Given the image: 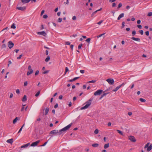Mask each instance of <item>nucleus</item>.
I'll use <instances>...</instances> for the list:
<instances>
[{"label": "nucleus", "instance_id": "obj_23", "mask_svg": "<svg viewBox=\"0 0 152 152\" xmlns=\"http://www.w3.org/2000/svg\"><path fill=\"white\" fill-rule=\"evenodd\" d=\"M49 108L47 107V108L45 109V115H47L48 112H49Z\"/></svg>", "mask_w": 152, "mask_h": 152}, {"label": "nucleus", "instance_id": "obj_47", "mask_svg": "<svg viewBox=\"0 0 152 152\" xmlns=\"http://www.w3.org/2000/svg\"><path fill=\"white\" fill-rule=\"evenodd\" d=\"M145 34L146 35L148 36L149 35V32L148 31H147L145 32Z\"/></svg>", "mask_w": 152, "mask_h": 152}, {"label": "nucleus", "instance_id": "obj_4", "mask_svg": "<svg viewBox=\"0 0 152 152\" xmlns=\"http://www.w3.org/2000/svg\"><path fill=\"white\" fill-rule=\"evenodd\" d=\"M60 133L59 132V131H58V130L55 129L51 131L50 132L49 134H53L56 135L57 134H58L59 135H60L61 134H60Z\"/></svg>", "mask_w": 152, "mask_h": 152}, {"label": "nucleus", "instance_id": "obj_30", "mask_svg": "<svg viewBox=\"0 0 152 152\" xmlns=\"http://www.w3.org/2000/svg\"><path fill=\"white\" fill-rule=\"evenodd\" d=\"M28 0H21L22 2L23 3H28V2H27Z\"/></svg>", "mask_w": 152, "mask_h": 152}, {"label": "nucleus", "instance_id": "obj_63", "mask_svg": "<svg viewBox=\"0 0 152 152\" xmlns=\"http://www.w3.org/2000/svg\"><path fill=\"white\" fill-rule=\"evenodd\" d=\"M141 23V21L140 20H138L137 21V23L138 24H140Z\"/></svg>", "mask_w": 152, "mask_h": 152}, {"label": "nucleus", "instance_id": "obj_61", "mask_svg": "<svg viewBox=\"0 0 152 152\" xmlns=\"http://www.w3.org/2000/svg\"><path fill=\"white\" fill-rule=\"evenodd\" d=\"M28 69L29 70H31V69H31V65H29L28 66Z\"/></svg>", "mask_w": 152, "mask_h": 152}, {"label": "nucleus", "instance_id": "obj_15", "mask_svg": "<svg viewBox=\"0 0 152 152\" xmlns=\"http://www.w3.org/2000/svg\"><path fill=\"white\" fill-rule=\"evenodd\" d=\"M131 39L134 40L138 42H140V39L139 38H136L134 37H132Z\"/></svg>", "mask_w": 152, "mask_h": 152}, {"label": "nucleus", "instance_id": "obj_56", "mask_svg": "<svg viewBox=\"0 0 152 152\" xmlns=\"http://www.w3.org/2000/svg\"><path fill=\"white\" fill-rule=\"evenodd\" d=\"M45 10H42L41 13V15H42L44 13Z\"/></svg>", "mask_w": 152, "mask_h": 152}, {"label": "nucleus", "instance_id": "obj_46", "mask_svg": "<svg viewBox=\"0 0 152 152\" xmlns=\"http://www.w3.org/2000/svg\"><path fill=\"white\" fill-rule=\"evenodd\" d=\"M137 27L140 29H141L142 28V26L140 25H137Z\"/></svg>", "mask_w": 152, "mask_h": 152}, {"label": "nucleus", "instance_id": "obj_53", "mask_svg": "<svg viewBox=\"0 0 152 152\" xmlns=\"http://www.w3.org/2000/svg\"><path fill=\"white\" fill-rule=\"evenodd\" d=\"M69 69L68 68V67H66L65 68V71L66 72V73L68 71H69Z\"/></svg>", "mask_w": 152, "mask_h": 152}, {"label": "nucleus", "instance_id": "obj_54", "mask_svg": "<svg viewBox=\"0 0 152 152\" xmlns=\"http://www.w3.org/2000/svg\"><path fill=\"white\" fill-rule=\"evenodd\" d=\"M58 104L57 103H56L54 106V108H56L57 107H58Z\"/></svg>", "mask_w": 152, "mask_h": 152}, {"label": "nucleus", "instance_id": "obj_58", "mask_svg": "<svg viewBox=\"0 0 152 152\" xmlns=\"http://www.w3.org/2000/svg\"><path fill=\"white\" fill-rule=\"evenodd\" d=\"M63 96L62 95H61L59 96V99H62Z\"/></svg>", "mask_w": 152, "mask_h": 152}, {"label": "nucleus", "instance_id": "obj_64", "mask_svg": "<svg viewBox=\"0 0 152 152\" xmlns=\"http://www.w3.org/2000/svg\"><path fill=\"white\" fill-rule=\"evenodd\" d=\"M116 4L115 3H113L112 4V6L113 7H115L116 6Z\"/></svg>", "mask_w": 152, "mask_h": 152}, {"label": "nucleus", "instance_id": "obj_35", "mask_svg": "<svg viewBox=\"0 0 152 152\" xmlns=\"http://www.w3.org/2000/svg\"><path fill=\"white\" fill-rule=\"evenodd\" d=\"M136 34V31L134 30L132 32V35L133 36H134Z\"/></svg>", "mask_w": 152, "mask_h": 152}, {"label": "nucleus", "instance_id": "obj_11", "mask_svg": "<svg viewBox=\"0 0 152 152\" xmlns=\"http://www.w3.org/2000/svg\"><path fill=\"white\" fill-rule=\"evenodd\" d=\"M37 34L39 35H42L44 36H45L47 34L44 31L38 32Z\"/></svg>", "mask_w": 152, "mask_h": 152}, {"label": "nucleus", "instance_id": "obj_12", "mask_svg": "<svg viewBox=\"0 0 152 152\" xmlns=\"http://www.w3.org/2000/svg\"><path fill=\"white\" fill-rule=\"evenodd\" d=\"M102 9L101 8H100V9H99V10H96V11H95V12H93V13H92L91 15V17L93 16L96 13H97V12L101 10Z\"/></svg>", "mask_w": 152, "mask_h": 152}, {"label": "nucleus", "instance_id": "obj_39", "mask_svg": "<svg viewBox=\"0 0 152 152\" xmlns=\"http://www.w3.org/2000/svg\"><path fill=\"white\" fill-rule=\"evenodd\" d=\"M49 72V70L46 71H45L43 72L42 73L43 74H46L48 73Z\"/></svg>", "mask_w": 152, "mask_h": 152}, {"label": "nucleus", "instance_id": "obj_8", "mask_svg": "<svg viewBox=\"0 0 152 152\" xmlns=\"http://www.w3.org/2000/svg\"><path fill=\"white\" fill-rule=\"evenodd\" d=\"M129 139L132 142H135L136 141V139L135 137L132 136H130L129 137Z\"/></svg>", "mask_w": 152, "mask_h": 152}, {"label": "nucleus", "instance_id": "obj_59", "mask_svg": "<svg viewBox=\"0 0 152 152\" xmlns=\"http://www.w3.org/2000/svg\"><path fill=\"white\" fill-rule=\"evenodd\" d=\"M80 72L82 74H83L84 72V70H81L80 71Z\"/></svg>", "mask_w": 152, "mask_h": 152}, {"label": "nucleus", "instance_id": "obj_5", "mask_svg": "<svg viewBox=\"0 0 152 152\" xmlns=\"http://www.w3.org/2000/svg\"><path fill=\"white\" fill-rule=\"evenodd\" d=\"M102 90L100 89L98 90L94 93V95L95 96L99 95L101 94L102 93Z\"/></svg>", "mask_w": 152, "mask_h": 152}, {"label": "nucleus", "instance_id": "obj_22", "mask_svg": "<svg viewBox=\"0 0 152 152\" xmlns=\"http://www.w3.org/2000/svg\"><path fill=\"white\" fill-rule=\"evenodd\" d=\"M99 144L97 143H94L92 145V146L94 147H97L99 146Z\"/></svg>", "mask_w": 152, "mask_h": 152}, {"label": "nucleus", "instance_id": "obj_31", "mask_svg": "<svg viewBox=\"0 0 152 152\" xmlns=\"http://www.w3.org/2000/svg\"><path fill=\"white\" fill-rule=\"evenodd\" d=\"M96 82V80H92L88 82L87 83H95Z\"/></svg>", "mask_w": 152, "mask_h": 152}, {"label": "nucleus", "instance_id": "obj_20", "mask_svg": "<svg viewBox=\"0 0 152 152\" xmlns=\"http://www.w3.org/2000/svg\"><path fill=\"white\" fill-rule=\"evenodd\" d=\"M109 93V92H107V93H104L103 95H102L101 96L100 99H101L104 96H106V95L108 94Z\"/></svg>", "mask_w": 152, "mask_h": 152}, {"label": "nucleus", "instance_id": "obj_34", "mask_svg": "<svg viewBox=\"0 0 152 152\" xmlns=\"http://www.w3.org/2000/svg\"><path fill=\"white\" fill-rule=\"evenodd\" d=\"M99 130L98 129H96L94 131V133L95 134H97Z\"/></svg>", "mask_w": 152, "mask_h": 152}, {"label": "nucleus", "instance_id": "obj_13", "mask_svg": "<svg viewBox=\"0 0 152 152\" xmlns=\"http://www.w3.org/2000/svg\"><path fill=\"white\" fill-rule=\"evenodd\" d=\"M124 14L123 13L121 14L117 18L118 20H120L121 18L123 17L124 16Z\"/></svg>", "mask_w": 152, "mask_h": 152}, {"label": "nucleus", "instance_id": "obj_51", "mask_svg": "<svg viewBox=\"0 0 152 152\" xmlns=\"http://www.w3.org/2000/svg\"><path fill=\"white\" fill-rule=\"evenodd\" d=\"M80 78L79 77H75V78H74L73 79V80H74V81H75V80H77V79H79V78Z\"/></svg>", "mask_w": 152, "mask_h": 152}, {"label": "nucleus", "instance_id": "obj_29", "mask_svg": "<svg viewBox=\"0 0 152 152\" xmlns=\"http://www.w3.org/2000/svg\"><path fill=\"white\" fill-rule=\"evenodd\" d=\"M117 131L120 134H121L122 135H123V134L122 132L121 131H120L118 130H117Z\"/></svg>", "mask_w": 152, "mask_h": 152}, {"label": "nucleus", "instance_id": "obj_44", "mask_svg": "<svg viewBox=\"0 0 152 152\" xmlns=\"http://www.w3.org/2000/svg\"><path fill=\"white\" fill-rule=\"evenodd\" d=\"M23 55L22 54H21L17 58V59H19L21 58V57Z\"/></svg>", "mask_w": 152, "mask_h": 152}, {"label": "nucleus", "instance_id": "obj_27", "mask_svg": "<svg viewBox=\"0 0 152 152\" xmlns=\"http://www.w3.org/2000/svg\"><path fill=\"white\" fill-rule=\"evenodd\" d=\"M11 28L15 29L16 28V26L15 23L13 24L11 26Z\"/></svg>", "mask_w": 152, "mask_h": 152}, {"label": "nucleus", "instance_id": "obj_17", "mask_svg": "<svg viewBox=\"0 0 152 152\" xmlns=\"http://www.w3.org/2000/svg\"><path fill=\"white\" fill-rule=\"evenodd\" d=\"M7 142L8 143L12 144L13 142V139H11L7 140Z\"/></svg>", "mask_w": 152, "mask_h": 152}, {"label": "nucleus", "instance_id": "obj_38", "mask_svg": "<svg viewBox=\"0 0 152 152\" xmlns=\"http://www.w3.org/2000/svg\"><path fill=\"white\" fill-rule=\"evenodd\" d=\"M152 15V12H149L147 15V16H151Z\"/></svg>", "mask_w": 152, "mask_h": 152}, {"label": "nucleus", "instance_id": "obj_62", "mask_svg": "<svg viewBox=\"0 0 152 152\" xmlns=\"http://www.w3.org/2000/svg\"><path fill=\"white\" fill-rule=\"evenodd\" d=\"M73 47H74V45H70V48H71V49H72V50H73Z\"/></svg>", "mask_w": 152, "mask_h": 152}, {"label": "nucleus", "instance_id": "obj_6", "mask_svg": "<svg viewBox=\"0 0 152 152\" xmlns=\"http://www.w3.org/2000/svg\"><path fill=\"white\" fill-rule=\"evenodd\" d=\"M106 81L110 85H112L114 83V80L112 78H108L106 80Z\"/></svg>", "mask_w": 152, "mask_h": 152}, {"label": "nucleus", "instance_id": "obj_32", "mask_svg": "<svg viewBox=\"0 0 152 152\" xmlns=\"http://www.w3.org/2000/svg\"><path fill=\"white\" fill-rule=\"evenodd\" d=\"M125 23L124 22H123L122 23V26H121V28H124L125 26Z\"/></svg>", "mask_w": 152, "mask_h": 152}, {"label": "nucleus", "instance_id": "obj_9", "mask_svg": "<svg viewBox=\"0 0 152 152\" xmlns=\"http://www.w3.org/2000/svg\"><path fill=\"white\" fill-rule=\"evenodd\" d=\"M40 140H38L36 142L32 143L31 145V146H35L39 142Z\"/></svg>", "mask_w": 152, "mask_h": 152}, {"label": "nucleus", "instance_id": "obj_19", "mask_svg": "<svg viewBox=\"0 0 152 152\" xmlns=\"http://www.w3.org/2000/svg\"><path fill=\"white\" fill-rule=\"evenodd\" d=\"M29 71H28L27 72V75H30L33 72V70L32 69H31Z\"/></svg>", "mask_w": 152, "mask_h": 152}, {"label": "nucleus", "instance_id": "obj_37", "mask_svg": "<svg viewBox=\"0 0 152 152\" xmlns=\"http://www.w3.org/2000/svg\"><path fill=\"white\" fill-rule=\"evenodd\" d=\"M105 34V33L101 34L100 35H99L97 36V38L100 37H102V36L104 35Z\"/></svg>", "mask_w": 152, "mask_h": 152}, {"label": "nucleus", "instance_id": "obj_43", "mask_svg": "<svg viewBox=\"0 0 152 152\" xmlns=\"http://www.w3.org/2000/svg\"><path fill=\"white\" fill-rule=\"evenodd\" d=\"M6 47V45L5 44H3L1 46V48H5Z\"/></svg>", "mask_w": 152, "mask_h": 152}, {"label": "nucleus", "instance_id": "obj_18", "mask_svg": "<svg viewBox=\"0 0 152 152\" xmlns=\"http://www.w3.org/2000/svg\"><path fill=\"white\" fill-rule=\"evenodd\" d=\"M27 100V97L26 95H24L22 99V101L23 102H25Z\"/></svg>", "mask_w": 152, "mask_h": 152}, {"label": "nucleus", "instance_id": "obj_36", "mask_svg": "<svg viewBox=\"0 0 152 152\" xmlns=\"http://www.w3.org/2000/svg\"><path fill=\"white\" fill-rule=\"evenodd\" d=\"M40 91H38L35 94V96L36 97H37L39 94Z\"/></svg>", "mask_w": 152, "mask_h": 152}, {"label": "nucleus", "instance_id": "obj_52", "mask_svg": "<svg viewBox=\"0 0 152 152\" xmlns=\"http://www.w3.org/2000/svg\"><path fill=\"white\" fill-rule=\"evenodd\" d=\"M72 19L73 20H76V17L75 16H73V17H72Z\"/></svg>", "mask_w": 152, "mask_h": 152}, {"label": "nucleus", "instance_id": "obj_25", "mask_svg": "<svg viewBox=\"0 0 152 152\" xmlns=\"http://www.w3.org/2000/svg\"><path fill=\"white\" fill-rule=\"evenodd\" d=\"M50 58L49 56H47V57L45 59V61L46 62H48L50 60Z\"/></svg>", "mask_w": 152, "mask_h": 152}, {"label": "nucleus", "instance_id": "obj_57", "mask_svg": "<svg viewBox=\"0 0 152 152\" xmlns=\"http://www.w3.org/2000/svg\"><path fill=\"white\" fill-rule=\"evenodd\" d=\"M27 84L28 83L27 81L25 82L24 83V86H27Z\"/></svg>", "mask_w": 152, "mask_h": 152}, {"label": "nucleus", "instance_id": "obj_41", "mask_svg": "<svg viewBox=\"0 0 152 152\" xmlns=\"http://www.w3.org/2000/svg\"><path fill=\"white\" fill-rule=\"evenodd\" d=\"M122 6V4L121 3H120L119 4L117 8L119 9Z\"/></svg>", "mask_w": 152, "mask_h": 152}, {"label": "nucleus", "instance_id": "obj_10", "mask_svg": "<svg viewBox=\"0 0 152 152\" xmlns=\"http://www.w3.org/2000/svg\"><path fill=\"white\" fill-rule=\"evenodd\" d=\"M16 9L19 10L24 11L26 10V7L25 6L21 7H17L16 8Z\"/></svg>", "mask_w": 152, "mask_h": 152}, {"label": "nucleus", "instance_id": "obj_14", "mask_svg": "<svg viewBox=\"0 0 152 152\" xmlns=\"http://www.w3.org/2000/svg\"><path fill=\"white\" fill-rule=\"evenodd\" d=\"M30 145V143H28L25 145H23L21 146V148H26L28 146Z\"/></svg>", "mask_w": 152, "mask_h": 152}, {"label": "nucleus", "instance_id": "obj_2", "mask_svg": "<svg viewBox=\"0 0 152 152\" xmlns=\"http://www.w3.org/2000/svg\"><path fill=\"white\" fill-rule=\"evenodd\" d=\"M72 125V123H71L66 126L59 130L60 134H62L63 132H65L69 129Z\"/></svg>", "mask_w": 152, "mask_h": 152}, {"label": "nucleus", "instance_id": "obj_1", "mask_svg": "<svg viewBox=\"0 0 152 152\" xmlns=\"http://www.w3.org/2000/svg\"><path fill=\"white\" fill-rule=\"evenodd\" d=\"M93 100V98H91L85 103V104H86V105L84 107H82L81 108L80 110H82L88 108L89 106L91 105V102Z\"/></svg>", "mask_w": 152, "mask_h": 152}, {"label": "nucleus", "instance_id": "obj_7", "mask_svg": "<svg viewBox=\"0 0 152 152\" xmlns=\"http://www.w3.org/2000/svg\"><path fill=\"white\" fill-rule=\"evenodd\" d=\"M14 45V43L11 41H10L8 42V46L10 49L12 48L13 47Z\"/></svg>", "mask_w": 152, "mask_h": 152}, {"label": "nucleus", "instance_id": "obj_28", "mask_svg": "<svg viewBox=\"0 0 152 152\" xmlns=\"http://www.w3.org/2000/svg\"><path fill=\"white\" fill-rule=\"evenodd\" d=\"M83 45V44L82 43L79 44L78 46V49H80L81 48V47Z\"/></svg>", "mask_w": 152, "mask_h": 152}, {"label": "nucleus", "instance_id": "obj_55", "mask_svg": "<svg viewBox=\"0 0 152 152\" xmlns=\"http://www.w3.org/2000/svg\"><path fill=\"white\" fill-rule=\"evenodd\" d=\"M48 141L45 142V143H44V144H43L42 145H41V146H45L46 144L47 143Z\"/></svg>", "mask_w": 152, "mask_h": 152}, {"label": "nucleus", "instance_id": "obj_3", "mask_svg": "<svg viewBox=\"0 0 152 152\" xmlns=\"http://www.w3.org/2000/svg\"><path fill=\"white\" fill-rule=\"evenodd\" d=\"M149 142L148 143L145 145L144 147L145 148H147V151H150L151 150V149L152 148V144H151L149 146H148L149 145Z\"/></svg>", "mask_w": 152, "mask_h": 152}, {"label": "nucleus", "instance_id": "obj_60", "mask_svg": "<svg viewBox=\"0 0 152 152\" xmlns=\"http://www.w3.org/2000/svg\"><path fill=\"white\" fill-rule=\"evenodd\" d=\"M70 43L69 42H66L65 43L66 45H70Z\"/></svg>", "mask_w": 152, "mask_h": 152}, {"label": "nucleus", "instance_id": "obj_48", "mask_svg": "<svg viewBox=\"0 0 152 152\" xmlns=\"http://www.w3.org/2000/svg\"><path fill=\"white\" fill-rule=\"evenodd\" d=\"M16 93L18 94H19L20 93V91L18 89H17L16 90Z\"/></svg>", "mask_w": 152, "mask_h": 152}, {"label": "nucleus", "instance_id": "obj_26", "mask_svg": "<svg viewBox=\"0 0 152 152\" xmlns=\"http://www.w3.org/2000/svg\"><path fill=\"white\" fill-rule=\"evenodd\" d=\"M120 88L118 86L115 89L113 90V91L115 92L117 91Z\"/></svg>", "mask_w": 152, "mask_h": 152}, {"label": "nucleus", "instance_id": "obj_49", "mask_svg": "<svg viewBox=\"0 0 152 152\" xmlns=\"http://www.w3.org/2000/svg\"><path fill=\"white\" fill-rule=\"evenodd\" d=\"M39 70H37L35 72V75H38L39 74Z\"/></svg>", "mask_w": 152, "mask_h": 152}, {"label": "nucleus", "instance_id": "obj_42", "mask_svg": "<svg viewBox=\"0 0 152 152\" xmlns=\"http://www.w3.org/2000/svg\"><path fill=\"white\" fill-rule=\"evenodd\" d=\"M91 38H88L86 40V41L87 42L89 43L90 42L91 40Z\"/></svg>", "mask_w": 152, "mask_h": 152}, {"label": "nucleus", "instance_id": "obj_50", "mask_svg": "<svg viewBox=\"0 0 152 152\" xmlns=\"http://www.w3.org/2000/svg\"><path fill=\"white\" fill-rule=\"evenodd\" d=\"M103 22V20H101L97 23L99 25H100Z\"/></svg>", "mask_w": 152, "mask_h": 152}, {"label": "nucleus", "instance_id": "obj_24", "mask_svg": "<svg viewBox=\"0 0 152 152\" xmlns=\"http://www.w3.org/2000/svg\"><path fill=\"white\" fill-rule=\"evenodd\" d=\"M139 100L142 102H145L146 101V100L142 98H140L139 99Z\"/></svg>", "mask_w": 152, "mask_h": 152}, {"label": "nucleus", "instance_id": "obj_45", "mask_svg": "<svg viewBox=\"0 0 152 152\" xmlns=\"http://www.w3.org/2000/svg\"><path fill=\"white\" fill-rule=\"evenodd\" d=\"M48 16L47 15H44L43 16V18H45V19L47 18H48Z\"/></svg>", "mask_w": 152, "mask_h": 152}, {"label": "nucleus", "instance_id": "obj_33", "mask_svg": "<svg viewBox=\"0 0 152 152\" xmlns=\"http://www.w3.org/2000/svg\"><path fill=\"white\" fill-rule=\"evenodd\" d=\"M62 19L61 18H59L57 20V21L58 22L61 23V22Z\"/></svg>", "mask_w": 152, "mask_h": 152}, {"label": "nucleus", "instance_id": "obj_40", "mask_svg": "<svg viewBox=\"0 0 152 152\" xmlns=\"http://www.w3.org/2000/svg\"><path fill=\"white\" fill-rule=\"evenodd\" d=\"M139 32L141 34L143 35V31L142 30H140L139 31Z\"/></svg>", "mask_w": 152, "mask_h": 152}, {"label": "nucleus", "instance_id": "obj_21", "mask_svg": "<svg viewBox=\"0 0 152 152\" xmlns=\"http://www.w3.org/2000/svg\"><path fill=\"white\" fill-rule=\"evenodd\" d=\"M109 147V143H107V144H105L104 145V148L105 149H107Z\"/></svg>", "mask_w": 152, "mask_h": 152}, {"label": "nucleus", "instance_id": "obj_16", "mask_svg": "<svg viewBox=\"0 0 152 152\" xmlns=\"http://www.w3.org/2000/svg\"><path fill=\"white\" fill-rule=\"evenodd\" d=\"M19 119L18 117H16V118L13 120V124H15L17 122V121L19 120Z\"/></svg>", "mask_w": 152, "mask_h": 152}]
</instances>
